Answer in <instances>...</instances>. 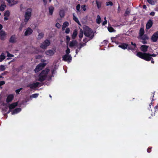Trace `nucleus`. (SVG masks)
I'll use <instances>...</instances> for the list:
<instances>
[{"instance_id":"obj_1","label":"nucleus","mask_w":158,"mask_h":158,"mask_svg":"<svg viewBox=\"0 0 158 158\" xmlns=\"http://www.w3.org/2000/svg\"><path fill=\"white\" fill-rule=\"evenodd\" d=\"M50 70L48 68H46L42 70L38 76V81L40 82H43L46 79L47 75L49 72Z\"/></svg>"},{"instance_id":"obj_2","label":"nucleus","mask_w":158,"mask_h":158,"mask_svg":"<svg viewBox=\"0 0 158 158\" xmlns=\"http://www.w3.org/2000/svg\"><path fill=\"white\" fill-rule=\"evenodd\" d=\"M136 56L139 58L148 61H150L152 59V57L150 56L149 53L139 52L137 53Z\"/></svg>"},{"instance_id":"obj_3","label":"nucleus","mask_w":158,"mask_h":158,"mask_svg":"<svg viewBox=\"0 0 158 158\" xmlns=\"http://www.w3.org/2000/svg\"><path fill=\"white\" fill-rule=\"evenodd\" d=\"M84 34L85 36L90 38V39H92L94 35L93 31L88 26H86L84 28Z\"/></svg>"},{"instance_id":"obj_4","label":"nucleus","mask_w":158,"mask_h":158,"mask_svg":"<svg viewBox=\"0 0 158 158\" xmlns=\"http://www.w3.org/2000/svg\"><path fill=\"white\" fill-rule=\"evenodd\" d=\"M32 12V9L31 8H28L27 9L24 15V22L25 23H27L31 17Z\"/></svg>"},{"instance_id":"obj_5","label":"nucleus","mask_w":158,"mask_h":158,"mask_svg":"<svg viewBox=\"0 0 158 158\" xmlns=\"http://www.w3.org/2000/svg\"><path fill=\"white\" fill-rule=\"evenodd\" d=\"M47 63H40L38 64L34 69L35 73H37L42 70L46 65Z\"/></svg>"},{"instance_id":"obj_6","label":"nucleus","mask_w":158,"mask_h":158,"mask_svg":"<svg viewBox=\"0 0 158 158\" xmlns=\"http://www.w3.org/2000/svg\"><path fill=\"white\" fill-rule=\"evenodd\" d=\"M50 44V41L48 39H46L44 41L42 42L40 45V47L43 49H46L47 47Z\"/></svg>"},{"instance_id":"obj_7","label":"nucleus","mask_w":158,"mask_h":158,"mask_svg":"<svg viewBox=\"0 0 158 158\" xmlns=\"http://www.w3.org/2000/svg\"><path fill=\"white\" fill-rule=\"evenodd\" d=\"M72 57L70 55H64L62 57L63 60L65 61H68L70 62L72 60Z\"/></svg>"},{"instance_id":"obj_8","label":"nucleus","mask_w":158,"mask_h":158,"mask_svg":"<svg viewBox=\"0 0 158 158\" xmlns=\"http://www.w3.org/2000/svg\"><path fill=\"white\" fill-rule=\"evenodd\" d=\"M158 39V31L154 33L151 36V40L153 42H156Z\"/></svg>"},{"instance_id":"obj_9","label":"nucleus","mask_w":158,"mask_h":158,"mask_svg":"<svg viewBox=\"0 0 158 158\" xmlns=\"http://www.w3.org/2000/svg\"><path fill=\"white\" fill-rule=\"evenodd\" d=\"M128 46L127 49L128 50H131V51H134L135 48L136 47V44L132 42H131V44H128Z\"/></svg>"},{"instance_id":"obj_10","label":"nucleus","mask_w":158,"mask_h":158,"mask_svg":"<svg viewBox=\"0 0 158 158\" xmlns=\"http://www.w3.org/2000/svg\"><path fill=\"white\" fill-rule=\"evenodd\" d=\"M40 84L39 82H37L35 83L28 84L27 85V87L31 89H34L38 87Z\"/></svg>"},{"instance_id":"obj_11","label":"nucleus","mask_w":158,"mask_h":158,"mask_svg":"<svg viewBox=\"0 0 158 158\" xmlns=\"http://www.w3.org/2000/svg\"><path fill=\"white\" fill-rule=\"evenodd\" d=\"M8 2V5L10 6L17 4L18 2V0H6Z\"/></svg>"},{"instance_id":"obj_12","label":"nucleus","mask_w":158,"mask_h":158,"mask_svg":"<svg viewBox=\"0 0 158 158\" xmlns=\"http://www.w3.org/2000/svg\"><path fill=\"white\" fill-rule=\"evenodd\" d=\"M33 31L30 27H28L24 33L25 36L29 35H31L33 32Z\"/></svg>"},{"instance_id":"obj_13","label":"nucleus","mask_w":158,"mask_h":158,"mask_svg":"<svg viewBox=\"0 0 158 158\" xmlns=\"http://www.w3.org/2000/svg\"><path fill=\"white\" fill-rule=\"evenodd\" d=\"M10 12L8 10H7L5 11L4 14V16H5L4 18V20L6 21L8 19V17L10 16Z\"/></svg>"},{"instance_id":"obj_14","label":"nucleus","mask_w":158,"mask_h":158,"mask_svg":"<svg viewBox=\"0 0 158 158\" xmlns=\"http://www.w3.org/2000/svg\"><path fill=\"white\" fill-rule=\"evenodd\" d=\"M55 51L51 49L48 50L45 52V54L49 56H53L55 53Z\"/></svg>"},{"instance_id":"obj_15","label":"nucleus","mask_w":158,"mask_h":158,"mask_svg":"<svg viewBox=\"0 0 158 158\" xmlns=\"http://www.w3.org/2000/svg\"><path fill=\"white\" fill-rule=\"evenodd\" d=\"M14 98L13 94H10L7 97L6 101L7 103H9L12 101Z\"/></svg>"},{"instance_id":"obj_16","label":"nucleus","mask_w":158,"mask_h":158,"mask_svg":"<svg viewBox=\"0 0 158 158\" xmlns=\"http://www.w3.org/2000/svg\"><path fill=\"white\" fill-rule=\"evenodd\" d=\"M153 25V22L152 20L149 19L146 24V28L147 29H150Z\"/></svg>"},{"instance_id":"obj_17","label":"nucleus","mask_w":158,"mask_h":158,"mask_svg":"<svg viewBox=\"0 0 158 158\" xmlns=\"http://www.w3.org/2000/svg\"><path fill=\"white\" fill-rule=\"evenodd\" d=\"M128 46V44L123 43H121L120 45H118V47L125 50L127 49Z\"/></svg>"},{"instance_id":"obj_18","label":"nucleus","mask_w":158,"mask_h":158,"mask_svg":"<svg viewBox=\"0 0 158 158\" xmlns=\"http://www.w3.org/2000/svg\"><path fill=\"white\" fill-rule=\"evenodd\" d=\"M77 42L76 40H73L71 41L69 44V46L70 47H73L77 46Z\"/></svg>"},{"instance_id":"obj_19","label":"nucleus","mask_w":158,"mask_h":158,"mask_svg":"<svg viewBox=\"0 0 158 158\" xmlns=\"http://www.w3.org/2000/svg\"><path fill=\"white\" fill-rule=\"evenodd\" d=\"M18 105V102H16L12 103L11 104L9 105L8 107L10 110L14 108L15 107L17 106Z\"/></svg>"},{"instance_id":"obj_20","label":"nucleus","mask_w":158,"mask_h":158,"mask_svg":"<svg viewBox=\"0 0 158 158\" xmlns=\"http://www.w3.org/2000/svg\"><path fill=\"white\" fill-rule=\"evenodd\" d=\"M148 46L146 45H142L141 46L140 48L141 50L143 52H145L147 51Z\"/></svg>"},{"instance_id":"obj_21","label":"nucleus","mask_w":158,"mask_h":158,"mask_svg":"<svg viewBox=\"0 0 158 158\" xmlns=\"http://www.w3.org/2000/svg\"><path fill=\"white\" fill-rule=\"evenodd\" d=\"M77 34V29H75L73 32V34L72 35V38L73 40H74L76 37Z\"/></svg>"},{"instance_id":"obj_22","label":"nucleus","mask_w":158,"mask_h":158,"mask_svg":"<svg viewBox=\"0 0 158 158\" xmlns=\"http://www.w3.org/2000/svg\"><path fill=\"white\" fill-rule=\"evenodd\" d=\"M15 35H12L10 40L9 41L11 43H14L15 42Z\"/></svg>"},{"instance_id":"obj_23","label":"nucleus","mask_w":158,"mask_h":158,"mask_svg":"<svg viewBox=\"0 0 158 158\" xmlns=\"http://www.w3.org/2000/svg\"><path fill=\"white\" fill-rule=\"evenodd\" d=\"M3 27L2 25L1 24V40H2V36H5L6 34L4 31H3L2 30V28Z\"/></svg>"},{"instance_id":"obj_24","label":"nucleus","mask_w":158,"mask_h":158,"mask_svg":"<svg viewBox=\"0 0 158 158\" xmlns=\"http://www.w3.org/2000/svg\"><path fill=\"white\" fill-rule=\"evenodd\" d=\"M21 110V109L20 108H17L13 110V111L12 112V114H17L20 112Z\"/></svg>"},{"instance_id":"obj_25","label":"nucleus","mask_w":158,"mask_h":158,"mask_svg":"<svg viewBox=\"0 0 158 158\" xmlns=\"http://www.w3.org/2000/svg\"><path fill=\"white\" fill-rule=\"evenodd\" d=\"M83 31L81 29L80 30L79 33V40L81 41V39L83 37Z\"/></svg>"},{"instance_id":"obj_26","label":"nucleus","mask_w":158,"mask_h":158,"mask_svg":"<svg viewBox=\"0 0 158 158\" xmlns=\"http://www.w3.org/2000/svg\"><path fill=\"white\" fill-rule=\"evenodd\" d=\"M73 20L76 22L79 25L81 26V24L79 21V20L74 15V13H73Z\"/></svg>"},{"instance_id":"obj_27","label":"nucleus","mask_w":158,"mask_h":158,"mask_svg":"<svg viewBox=\"0 0 158 158\" xmlns=\"http://www.w3.org/2000/svg\"><path fill=\"white\" fill-rule=\"evenodd\" d=\"M44 34L43 33L41 32L39 34L37 39L38 40H40L44 37Z\"/></svg>"},{"instance_id":"obj_28","label":"nucleus","mask_w":158,"mask_h":158,"mask_svg":"<svg viewBox=\"0 0 158 158\" xmlns=\"http://www.w3.org/2000/svg\"><path fill=\"white\" fill-rule=\"evenodd\" d=\"M54 10V8L53 6H51L49 7V14L52 15Z\"/></svg>"},{"instance_id":"obj_29","label":"nucleus","mask_w":158,"mask_h":158,"mask_svg":"<svg viewBox=\"0 0 158 158\" xmlns=\"http://www.w3.org/2000/svg\"><path fill=\"white\" fill-rule=\"evenodd\" d=\"M97 6L98 9H99L101 6L102 2H101L98 1V0L96 1Z\"/></svg>"},{"instance_id":"obj_30","label":"nucleus","mask_w":158,"mask_h":158,"mask_svg":"<svg viewBox=\"0 0 158 158\" xmlns=\"http://www.w3.org/2000/svg\"><path fill=\"white\" fill-rule=\"evenodd\" d=\"M144 33V31L143 28H140L139 30V34L140 36H142L143 35Z\"/></svg>"},{"instance_id":"obj_31","label":"nucleus","mask_w":158,"mask_h":158,"mask_svg":"<svg viewBox=\"0 0 158 158\" xmlns=\"http://www.w3.org/2000/svg\"><path fill=\"white\" fill-rule=\"evenodd\" d=\"M59 15L61 18L63 17L64 16V10H60L59 13Z\"/></svg>"},{"instance_id":"obj_32","label":"nucleus","mask_w":158,"mask_h":158,"mask_svg":"<svg viewBox=\"0 0 158 158\" xmlns=\"http://www.w3.org/2000/svg\"><path fill=\"white\" fill-rule=\"evenodd\" d=\"M6 7V5L4 3L1 5V11H4Z\"/></svg>"},{"instance_id":"obj_33","label":"nucleus","mask_w":158,"mask_h":158,"mask_svg":"<svg viewBox=\"0 0 158 158\" xmlns=\"http://www.w3.org/2000/svg\"><path fill=\"white\" fill-rule=\"evenodd\" d=\"M101 19L100 16L99 15H98L97 16V18L96 20V22L98 24H100L101 23Z\"/></svg>"},{"instance_id":"obj_34","label":"nucleus","mask_w":158,"mask_h":158,"mask_svg":"<svg viewBox=\"0 0 158 158\" xmlns=\"http://www.w3.org/2000/svg\"><path fill=\"white\" fill-rule=\"evenodd\" d=\"M141 37V39L142 40H146L148 39V37L147 35H143V36Z\"/></svg>"},{"instance_id":"obj_35","label":"nucleus","mask_w":158,"mask_h":158,"mask_svg":"<svg viewBox=\"0 0 158 158\" xmlns=\"http://www.w3.org/2000/svg\"><path fill=\"white\" fill-rule=\"evenodd\" d=\"M108 31L110 32H115V31L114 29L111 27H108Z\"/></svg>"},{"instance_id":"obj_36","label":"nucleus","mask_w":158,"mask_h":158,"mask_svg":"<svg viewBox=\"0 0 158 158\" xmlns=\"http://www.w3.org/2000/svg\"><path fill=\"white\" fill-rule=\"evenodd\" d=\"M79 45L80 46L78 47V49H79V50H80L81 49V48L82 47L86 46V43H83L82 44L80 43Z\"/></svg>"},{"instance_id":"obj_37","label":"nucleus","mask_w":158,"mask_h":158,"mask_svg":"<svg viewBox=\"0 0 158 158\" xmlns=\"http://www.w3.org/2000/svg\"><path fill=\"white\" fill-rule=\"evenodd\" d=\"M69 24V22H68L66 21L63 23L62 26H63V27L66 28L68 26Z\"/></svg>"},{"instance_id":"obj_38","label":"nucleus","mask_w":158,"mask_h":158,"mask_svg":"<svg viewBox=\"0 0 158 158\" xmlns=\"http://www.w3.org/2000/svg\"><path fill=\"white\" fill-rule=\"evenodd\" d=\"M81 6L80 4H78L76 7V9L77 10V12H79L80 11V7Z\"/></svg>"},{"instance_id":"obj_39","label":"nucleus","mask_w":158,"mask_h":158,"mask_svg":"<svg viewBox=\"0 0 158 158\" xmlns=\"http://www.w3.org/2000/svg\"><path fill=\"white\" fill-rule=\"evenodd\" d=\"M26 9V7L23 6V4H21L20 5V10L21 11H23Z\"/></svg>"},{"instance_id":"obj_40","label":"nucleus","mask_w":158,"mask_h":158,"mask_svg":"<svg viewBox=\"0 0 158 158\" xmlns=\"http://www.w3.org/2000/svg\"><path fill=\"white\" fill-rule=\"evenodd\" d=\"M148 2L150 4L154 5L155 4L154 1L152 0H147Z\"/></svg>"},{"instance_id":"obj_41","label":"nucleus","mask_w":158,"mask_h":158,"mask_svg":"<svg viewBox=\"0 0 158 158\" xmlns=\"http://www.w3.org/2000/svg\"><path fill=\"white\" fill-rule=\"evenodd\" d=\"M39 95L38 94H35L31 96L30 97L32 98H36Z\"/></svg>"},{"instance_id":"obj_42","label":"nucleus","mask_w":158,"mask_h":158,"mask_svg":"<svg viewBox=\"0 0 158 158\" xmlns=\"http://www.w3.org/2000/svg\"><path fill=\"white\" fill-rule=\"evenodd\" d=\"M92 39H90V38H89V39H88L87 38H85L84 39L83 41V42H85V43H86L88 42L90 40H91Z\"/></svg>"},{"instance_id":"obj_43","label":"nucleus","mask_w":158,"mask_h":158,"mask_svg":"<svg viewBox=\"0 0 158 158\" xmlns=\"http://www.w3.org/2000/svg\"><path fill=\"white\" fill-rule=\"evenodd\" d=\"M106 5L107 6L110 5V6H112L113 5V3L111 1H109L106 2Z\"/></svg>"},{"instance_id":"obj_44","label":"nucleus","mask_w":158,"mask_h":158,"mask_svg":"<svg viewBox=\"0 0 158 158\" xmlns=\"http://www.w3.org/2000/svg\"><path fill=\"white\" fill-rule=\"evenodd\" d=\"M86 5H82L81 6V9H82L83 11H85L86 10Z\"/></svg>"},{"instance_id":"obj_45","label":"nucleus","mask_w":158,"mask_h":158,"mask_svg":"<svg viewBox=\"0 0 158 158\" xmlns=\"http://www.w3.org/2000/svg\"><path fill=\"white\" fill-rule=\"evenodd\" d=\"M130 13V11L129 10H128V9H127L125 11V13L124 15L125 16L127 15H129Z\"/></svg>"},{"instance_id":"obj_46","label":"nucleus","mask_w":158,"mask_h":158,"mask_svg":"<svg viewBox=\"0 0 158 158\" xmlns=\"http://www.w3.org/2000/svg\"><path fill=\"white\" fill-rule=\"evenodd\" d=\"M66 54V55H69L70 52V50L69 48L67 47V49L65 51Z\"/></svg>"},{"instance_id":"obj_47","label":"nucleus","mask_w":158,"mask_h":158,"mask_svg":"<svg viewBox=\"0 0 158 158\" xmlns=\"http://www.w3.org/2000/svg\"><path fill=\"white\" fill-rule=\"evenodd\" d=\"M5 56L2 54L1 55V62L5 58Z\"/></svg>"},{"instance_id":"obj_48","label":"nucleus","mask_w":158,"mask_h":158,"mask_svg":"<svg viewBox=\"0 0 158 158\" xmlns=\"http://www.w3.org/2000/svg\"><path fill=\"white\" fill-rule=\"evenodd\" d=\"M23 88H20L18 89H16L15 90V92L16 94H19V92L21 91V90H22Z\"/></svg>"},{"instance_id":"obj_49","label":"nucleus","mask_w":158,"mask_h":158,"mask_svg":"<svg viewBox=\"0 0 158 158\" xmlns=\"http://www.w3.org/2000/svg\"><path fill=\"white\" fill-rule=\"evenodd\" d=\"M70 31V29L69 28H67L65 31V32L66 34H68L69 33Z\"/></svg>"},{"instance_id":"obj_50","label":"nucleus","mask_w":158,"mask_h":158,"mask_svg":"<svg viewBox=\"0 0 158 158\" xmlns=\"http://www.w3.org/2000/svg\"><path fill=\"white\" fill-rule=\"evenodd\" d=\"M5 66L2 65H1V71H3L5 69Z\"/></svg>"},{"instance_id":"obj_51","label":"nucleus","mask_w":158,"mask_h":158,"mask_svg":"<svg viewBox=\"0 0 158 158\" xmlns=\"http://www.w3.org/2000/svg\"><path fill=\"white\" fill-rule=\"evenodd\" d=\"M60 26L61 25L59 23H56V27L58 28H59L60 27Z\"/></svg>"},{"instance_id":"obj_52","label":"nucleus","mask_w":158,"mask_h":158,"mask_svg":"<svg viewBox=\"0 0 158 158\" xmlns=\"http://www.w3.org/2000/svg\"><path fill=\"white\" fill-rule=\"evenodd\" d=\"M42 57V56L41 55H36L35 56V58L36 59H40L41 57Z\"/></svg>"},{"instance_id":"obj_53","label":"nucleus","mask_w":158,"mask_h":158,"mask_svg":"<svg viewBox=\"0 0 158 158\" xmlns=\"http://www.w3.org/2000/svg\"><path fill=\"white\" fill-rule=\"evenodd\" d=\"M105 20L102 23V24L103 25H105L107 23V21L106 20V17H105L104 19Z\"/></svg>"},{"instance_id":"obj_54","label":"nucleus","mask_w":158,"mask_h":158,"mask_svg":"<svg viewBox=\"0 0 158 158\" xmlns=\"http://www.w3.org/2000/svg\"><path fill=\"white\" fill-rule=\"evenodd\" d=\"M66 41L67 43H68L70 40V38L69 37V36H66Z\"/></svg>"},{"instance_id":"obj_55","label":"nucleus","mask_w":158,"mask_h":158,"mask_svg":"<svg viewBox=\"0 0 158 158\" xmlns=\"http://www.w3.org/2000/svg\"><path fill=\"white\" fill-rule=\"evenodd\" d=\"M152 147H149L147 150V151L148 152L150 153L151 152V149Z\"/></svg>"},{"instance_id":"obj_56","label":"nucleus","mask_w":158,"mask_h":158,"mask_svg":"<svg viewBox=\"0 0 158 158\" xmlns=\"http://www.w3.org/2000/svg\"><path fill=\"white\" fill-rule=\"evenodd\" d=\"M141 42L143 44H146L147 43V41L146 40H142Z\"/></svg>"},{"instance_id":"obj_57","label":"nucleus","mask_w":158,"mask_h":158,"mask_svg":"<svg viewBox=\"0 0 158 158\" xmlns=\"http://www.w3.org/2000/svg\"><path fill=\"white\" fill-rule=\"evenodd\" d=\"M7 56L8 57H13L14 56V55H13L10 54L9 53H8L7 54Z\"/></svg>"},{"instance_id":"obj_58","label":"nucleus","mask_w":158,"mask_h":158,"mask_svg":"<svg viewBox=\"0 0 158 158\" xmlns=\"http://www.w3.org/2000/svg\"><path fill=\"white\" fill-rule=\"evenodd\" d=\"M44 2V5L46 6V5L47 4V0H43Z\"/></svg>"},{"instance_id":"obj_59","label":"nucleus","mask_w":158,"mask_h":158,"mask_svg":"<svg viewBox=\"0 0 158 158\" xmlns=\"http://www.w3.org/2000/svg\"><path fill=\"white\" fill-rule=\"evenodd\" d=\"M155 14V12L153 11L152 12L150 13V15L151 16H154Z\"/></svg>"},{"instance_id":"obj_60","label":"nucleus","mask_w":158,"mask_h":158,"mask_svg":"<svg viewBox=\"0 0 158 158\" xmlns=\"http://www.w3.org/2000/svg\"><path fill=\"white\" fill-rule=\"evenodd\" d=\"M150 57H151L152 56L155 57L156 56V55L155 54H150Z\"/></svg>"},{"instance_id":"obj_61","label":"nucleus","mask_w":158,"mask_h":158,"mask_svg":"<svg viewBox=\"0 0 158 158\" xmlns=\"http://www.w3.org/2000/svg\"><path fill=\"white\" fill-rule=\"evenodd\" d=\"M5 83V82L4 81H1V86L3 85Z\"/></svg>"},{"instance_id":"obj_62","label":"nucleus","mask_w":158,"mask_h":158,"mask_svg":"<svg viewBox=\"0 0 158 158\" xmlns=\"http://www.w3.org/2000/svg\"><path fill=\"white\" fill-rule=\"evenodd\" d=\"M79 50H79V49H78V47L77 48L76 50V54H77L78 53Z\"/></svg>"},{"instance_id":"obj_63","label":"nucleus","mask_w":158,"mask_h":158,"mask_svg":"<svg viewBox=\"0 0 158 158\" xmlns=\"http://www.w3.org/2000/svg\"><path fill=\"white\" fill-rule=\"evenodd\" d=\"M152 59H151V63L152 64H154V61L153 60V58L152 57L151 58Z\"/></svg>"},{"instance_id":"obj_64","label":"nucleus","mask_w":158,"mask_h":158,"mask_svg":"<svg viewBox=\"0 0 158 158\" xmlns=\"http://www.w3.org/2000/svg\"><path fill=\"white\" fill-rule=\"evenodd\" d=\"M143 8L144 9H146L147 8V6L145 5H143Z\"/></svg>"}]
</instances>
